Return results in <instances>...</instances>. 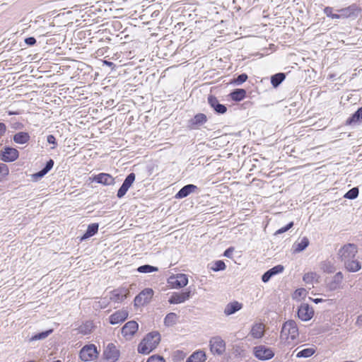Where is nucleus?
Instances as JSON below:
<instances>
[{
    "label": "nucleus",
    "instance_id": "obj_53",
    "mask_svg": "<svg viewBox=\"0 0 362 362\" xmlns=\"http://www.w3.org/2000/svg\"><path fill=\"white\" fill-rule=\"evenodd\" d=\"M25 42L30 46L34 45L36 43V40L33 37H29L25 39Z\"/></svg>",
    "mask_w": 362,
    "mask_h": 362
},
{
    "label": "nucleus",
    "instance_id": "obj_40",
    "mask_svg": "<svg viewBox=\"0 0 362 362\" xmlns=\"http://www.w3.org/2000/svg\"><path fill=\"white\" fill-rule=\"evenodd\" d=\"M9 174V168L7 165L0 163V182L4 181Z\"/></svg>",
    "mask_w": 362,
    "mask_h": 362
},
{
    "label": "nucleus",
    "instance_id": "obj_11",
    "mask_svg": "<svg viewBox=\"0 0 362 362\" xmlns=\"http://www.w3.org/2000/svg\"><path fill=\"white\" fill-rule=\"evenodd\" d=\"M191 291L187 289L185 291L174 292L168 299L170 304H180L188 300L191 297Z\"/></svg>",
    "mask_w": 362,
    "mask_h": 362
},
{
    "label": "nucleus",
    "instance_id": "obj_24",
    "mask_svg": "<svg viewBox=\"0 0 362 362\" xmlns=\"http://www.w3.org/2000/svg\"><path fill=\"white\" fill-rule=\"evenodd\" d=\"M54 165V160L52 159H49L45 166L39 172L33 174L32 175L33 180L34 181H37L42 177H44L52 168Z\"/></svg>",
    "mask_w": 362,
    "mask_h": 362
},
{
    "label": "nucleus",
    "instance_id": "obj_14",
    "mask_svg": "<svg viewBox=\"0 0 362 362\" xmlns=\"http://www.w3.org/2000/svg\"><path fill=\"white\" fill-rule=\"evenodd\" d=\"M314 315V310L311 306L307 303L301 304L298 309V317L302 321H308Z\"/></svg>",
    "mask_w": 362,
    "mask_h": 362
},
{
    "label": "nucleus",
    "instance_id": "obj_7",
    "mask_svg": "<svg viewBox=\"0 0 362 362\" xmlns=\"http://www.w3.org/2000/svg\"><path fill=\"white\" fill-rule=\"evenodd\" d=\"M254 355L259 360L266 361L272 358L274 353L271 348L264 345H259L254 347Z\"/></svg>",
    "mask_w": 362,
    "mask_h": 362
},
{
    "label": "nucleus",
    "instance_id": "obj_19",
    "mask_svg": "<svg viewBox=\"0 0 362 362\" xmlns=\"http://www.w3.org/2000/svg\"><path fill=\"white\" fill-rule=\"evenodd\" d=\"M284 269V266L281 264H278L276 266H274V267L271 268L268 271H267L262 276V281L264 283L268 282L270 279L274 276V275L281 274L283 272Z\"/></svg>",
    "mask_w": 362,
    "mask_h": 362
},
{
    "label": "nucleus",
    "instance_id": "obj_25",
    "mask_svg": "<svg viewBox=\"0 0 362 362\" xmlns=\"http://www.w3.org/2000/svg\"><path fill=\"white\" fill-rule=\"evenodd\" d=\"M93 327L94 326L92 321H86L74 329L76 330L78 334L87 335L92 332Z\"/></svg>",
    "mask_w": 362,
    "mask_h": 362
},
{
    "label": "nucleus",
    "instance_id": "obj_48",
    "mask_svg": "<svg viewBox=\"0 0 362 362\" xmlns=\"http://www.w3.org/2000/svg\"><path fill=\"white\" fill-rule=\"evenodd\" d=\"M109 304V300L106 298H101L98 301L95 302V307L99 308H105Z\"/></svg>",
    "mask_w": 362,
    "mask_h": 362
},
{
    "label": "nucleus",
    "instance_id": "obj_45",
    "mask_svg": "<svg viewBox=\"0 0 362 362\" xmlns=\"http://www.w3.org/2000/svg\"><path fill=\"white\" fill-rule=\"evenodd\" d=\"M324 13L327 15V17H329L332 19H339L338 13H333L332 7L326 6L324 8Z\"/></svg>",
    "mask_w": 362,
    "mask_h": 362
},
{
    "label": "nucleus",
    "instance_id": "obj_52",
    "mask_svg": "<svg viewBox=\"0 0 362 362\" xmlns=\"http://www.w3.org/2000/svg\"><path fill=\"white\" fill-rule=\"evenodd\" d=\"M47 141L49 144L54 145V146L52 147V149H54L56 148V146L57 145V144L56 139L54 135H52V134L48 135L47 137Z\"/></svg>",
    "mask_w": 362,
    "mask_h": 362
},
{
    "label": "nucleus",
    "instance_id": "obj_4",
    "mask_svg": "<svg viewBox=\"0 0 362 362\" xmlns=\"http://www.w3.org/2000/svg\"><path fill=\"white\" fill-rule=\"evenodd\" d=\"M358 252V248L354 244L349 243L344 245L339 250L338 255L342 262L354 259Z\"/></svg>",
    "mask_w": 362,
    "mask_h": 362
},
{
    "label": "nucleus",
    "instance_id": "obj_55",
    "mask_svg": "<svg viewBox=\"0 0 362 362\" xmlns=\"http://www.w3.org/2000/svg\"><path fill=\"white\" fill-rule=\"evenodd\" d=\"M6 131V126L4 123H0V138L5 134Z\"/></svg>",
    "mask_w": 362,
    "mask_h": 362
},
{
    "label": "nucleus",
    "instance_id": "obj_50",
    "mask_svg": "<svg viewBox=\"0 0 362 362\" xmlns=\"http://www.w3.org/2000/svg\"><path fill=\"white\" fill-rule=\"evenodd\" d=\"M293 226V222L288 223L286 226H285L279 228V230H277L275 232V235H279V234H281V233H284L286 232L291 228H292Z\"/></svg>",
    "mask_w": 362,
    "mask_h": 362
},
{
    "label": "nucleus",
    "instance_id": "obj_35",
    "mask_svg": "<svg viewBox=\"0 0 362 362\" xmlns=\"http://www.w3.org/2000/svg\"><path fill=\"white\" fill-rule=\"evenodd\" d=\"M286 76L284 73H278L271 77V83L273 87H278L285 79Z\"/></svg>",
    "mask_w": 362,
    "mask_h": 362
},
{
    "label": "nucleus",
    "instance_id": "obj_58",
    "mask_svg": "<svg viewBox=\"0 0 362 362\" xmlns=\"http://www.w3.org/2000/svg\"><path fill=\"white\" fill-rule=\"evenodd\" d=\"M104 63L108 66L112 65V62L105 61Z\"/></svg>",
    "mask_w": 362,
    "mask_h": 362
},
{
    "label": "nucleus",
    "instance_id": "obj_23",
    "mask_svg": "<svg viewBox=\"0 0 362 362\" xmlns=\"http://www.w3.org/2000/svg\"><path fill=\"white\" fill-rule=\"evenodd\" d=\"M309 240L306 237L302 238L299 241L294 243L292 247L293 253H299L305 250L309 245Z\"/></svg>",
    "mask_w": 362,
    "mask_h": 362
},
{
    "label": "nucleus",
    "instance_id": "obj_29",
    "mask_svg": "<svg viewBox=\"0 0 362 362\" xmlns=\"http://www.w3.org/2000/svg\"><path fill=\"white\" fill-rule=\"evenodd\" d=\"M264 327L262 323L254 325L250 330V334L253 338L260 339L264 334Z\"/></svg>",
    "mask_w": 362,
    "mask_h": 362
},
{
    "label": "nucleus",
    "instance_id": "obj_42",
    "mask_svg": "<svg viewBox=\"0 0 362 362\" xmlns=\"http://www.w3.org/2000/svg\"><path fill=\"white\" fill-rule=\"evenodd\" d=\"M358 193V187H353L344 194V197L349 199H354L357 198Z\"/></svg>",
    "mask_w": 362,
    "mask_h": 362
},
{
    "label": "nucleus",
    "instance_id": "obj_49",
    "mask_svg": "<svg viewBox=\"0 0 362 362\" xmlns=\"http://www.w3.org/2000/svg\"><path fill=\"white\" fill-rule=\"evenodd\" d=\"M129 189V187L122 184L119 190L117 191V197L119 199L122 198L126 194Z\"/></svg>",
    "mask_w": 362,
    "mask_h": 362
},
{
    "label": "nucleus",
    "instance_id": "obj_38",
    "mask_svg": "<svg viewBox=\"0 0 362 362\" xmlns=\"http://www.w3.org/2000/svg\"><path fill=\"white\" fill-rule=\"evenodd\" d=\"M315 354V349L313 348H306L296 354L297 358H308Z\"/></svg>",
    "mask_w": 362,
    "mask_h": 362
},
{
    "label": "nucleus",
    "instance_id": "obj_3",
    "mask_svg": "<svg viewBox=\"0 0 362 362\" xmlns=\"http://www.w3.org/2000/svg\"><path fill=\"white\" fill-rule=\"evenodd\" d=\"M210 351L214 355L221 356L226 351V342L219 336L213 337L209 340Z\"/></svg>",
    "mask_w": 362,
    "mask_h": 362
},
{
    "label": "nucleus",
    "instance_id": "obj_15",
    "mask_svg": "<svg viewBox=\"0 0 362 362\" xmlns=\"http://www.w3.org/2000/svg\"><path fill=\"white\" fill-rule=\"evenodd\" d=\"M128 290L125 288H118L112 291L109 297V300L115 303H122L128 294Z\"/></svg>",
    "mask_w": 362,
    "mask_h": 362
},
{
    "label": "nucleus",
    "instance_id": "obj_57",
    "mask_svg": "<svg viewBox=\"0 0 362 362\" xmlns=\"http://www.w3.org/2000/svg\"><path fill=\"white\" fill-rule=\"evenodd\" d=\"M313 301L315 303H322L324 301V300L322 298H315V299H313Z\"/></svg>",
    "mask_w": 362,
    "mask_h": 362
},
{
    "label": "nucleus",
    "instance_id": "obj_37",
    "mask_svg": "<svg viewBox=\"0 0 362 362\" xmlns=\"http://www.w3.org/2000/svg\"><path fill=\"white\" fill-rule=\"evenodd\" d=\"M321 269L325 273L331 274L336 271V267L332 262L325 261L321 264Z\"/></svg>",
    "mask_w": 362,
    "mask_h": 362
},
{
    "label": "nucleus",
    "instance_id": "obj_47",
    "mask_svg": "<svg viewBox=\"0 0 362 362\" xmlns=\"http://www.w3.org/2000/svg\"><path fill=\"white\" fill-rule=\"evenodd\" d=\"M248 76L246 74H240L236 78L234 79V83L239 86L245 82Z\"/></svg>",
    "mask_w": 362,
    "mask_h": 362
},
{
    "label": "nucleus",
    "instance_id": "obj_8",
    "mask_svg": "<svg viewBox=\"0 0 362 362\" xmlns=\"http://www.w3.org/2000/svg\"><path fill=\"white\" fill-rule=\"evenodd\" d=\"M152 288H145L141 291L134 298V305L136 307L143 306L150 302L153 296Z\"/></svg>",
    "mask_w": 362,
    "mask_h": 362
},
{
    "label": "nucleus",
    "instance_id": "obj_13",
    "mask_svg": "<svg viewBox=\"0 0 362 362\" xmlns=\"http://www.w3.org/2000/svg\"><path fill=\"white\" fill-rule=\"evenodd\" d=\"M19 156V152L17 149L11 147H5L0 152V158L4 162L15 161Z\"/></svg>",
    "mask_w": 362,
    "mask_h": 362
},
{
    "label": "nucleus",
    "instance_id": "obj_21",
    "mask_svg": "<svg viewBox=\"0 0 362 362\" xmlns=\"http://www.w3.org/2000/svg\"><path fill=\"white\" fill-rule=\"evenodd\" d=\"M357 7L356 5H351L346 8L338 10L339 18H346L352 16H356L357 12Z\"/></svg>",
    "mask_w": 362,
    "mask_h": 362
},
{
    "label": "nucleus",
    "instance_id": "obj_2",
    "mask_svg": "<svg viewBox=\"0 0 362 362\" xmlns=\"http://www.w3.org/2000/svg\"><path fill=\"white\" fill-rule=\"evenodd\" d=\"M160 341V335L158 332L154 331L146 334L138 346V352L142 354H148L154 350Z\"/></svg>",
    "mask_w": 362,
    "mask_h": 362
},
{
    "label": "nucleus",
    "instance_id": "obj_12",
    "mask_svg": "<svg viewBox=\"0 0 362 362\" xmlns=\"http://www.w3.org/2000/svg\"><path fill=\"white\" fill-rule=\"evenodd\" d=\"M103 356L106 362H116L119 357V351L115 344L110 343L104 350Z\"/></svg>",
    "mask_w": 362,
    "mask_h": 362
},
{
    "label": "nucleus",
    "instance_id": "obj_51",
    "mask_svg": "<svg viewBox=\"0 0 362 362\" xmlns=\"http://www.w3.org/2000/svg\"><path fill=\"white\" fill-rule=\"evenodd\" d=\"M146 362H165L163 357L158 355H153L148 358Z\"/></svg>",
    "mask_w": 362,
    "mask_h": 362
},
{
    "label": "nucleus",
    "instance_id": "obj_32",
    "mask_svg": "<svg viewBox=\"0 0 362 362\" xmlns=\"http://www.w3.org/2000/svg\"><path fill=\"white\" fill-rule=\"evenodd\" d=\"M320 276L314 272H310L305 274L303 276V281L306 284H313L315 282H318Z\"/></svg>",
    "mask_w": 362,
    "mask_h": 362
},
{
    "label": "nucleus",
    "instance_id": "obj_39",
    "mask_svg": "<svg viewBox=\"0 0 362 362\" xmlns=\"http://www.w3.org/2000/svg\"><path fill=\"white\" fill-rule=\"evenodd\" d=\"M158 270V267H153L148 264L142 265L138 267L137 271L140 273H151L153 272H157Z\"/></svg>",
    "mask_w": 362,
    "mask_h": 362
},
{
    "label": "nucleus",
    "instance_id": "obj_54",
    "mask_svg": "<svg viewBox=\"0 0 362 362\" xmlns=\"http://www.w3.org/2000/svg\"><path fill=\"white\" fill-rule=\"evenodd\" d=\"M234 251V248L230 247L228 248L225 252L223 255L226 257L231 258L233 255V252Z\"/></svg>",
    "mask_w": 362,
    "mask_h": 362
},
{
    "label": "nucleus",
    "instance_id": "obj_10",
    "mask_svg": "<svg viewBox=\"0 0 362 362\" xmlns=\"http://www.w3.org/2000/svg\"><path fill=\"white\" fill-rule=\"evenodd\" d=\"M139 329L138 323L134 321H129L122 328V334L127 340H130Z\"/></svg>",
    "mask_w": 362,
    "mask_h": 362
},
{
    "label": "nucleus",
    "instance_id": "obj_27",
    "mask_svg": "<svg viewBox=\"0 0 362 362\" xmlns=\"http://www.w3.org/2000/svg\"><path fill=\"white\" fill-rule=\"evenodd\" d=\"M243 308V305L238 302L233 301L226 305L224 309V314L227 316L234 314Z\"/></svg>",
    "mask_w": 362,
    "mask_h": 362
},
{
    "label": "nucleus",
    "instance_id": "obj_1",
    "mask_svg": "<svg viewBox=\"0 0 362 362\" xmlns=\"http://www.w3.org/2000/svg\"><path fill=\"white\" fill-rule=\"evenodd\" d=\"M299 335L298 327L296 322L290 320L283 324L281 333V341L286 344H292Z\"/></svg>",
    "mask_w": 362,
    "mask_h": 362
},
{
    "label": "nucleus",
    "instance_id": "obj_30",
    "mask_svg": "<svg viewBox=\"0 0 362 362\" xmlns=\"http://www.w3.org/2000/svg\"><path fill=\"white\" fill-rule=\"evenodd\" d=\"M13 141L18 144H25L30 141V136L28 132H18L13 136Z\"/></svg>",
    "mask_w": 362,
    "mask_h": 362
},
{
    "label": "nucleus",
    "instance_id": "obj_17",
    "mask_svg": "<svg viewBox=\"0 0 362 362\" xmlns=\"http://www.w3.org/2000/svg\"><path fill=\"white\" fill-rule=\"evenodd\" d=\"M93 181L103 185H112L115 184L114 177L111 175L104 173L95 175Z\"/></svg>",
    "mask_w": 362,
    "mask_h": 362
},
{
    "label": "nucleus",
    "instance_id": "obj_46",
    "mask_svg": "<svg viewBox=\"0 0 362 362\" xmlns=\"http://www.w3.org/2000/svg\"><path fill=\"white\" fill-rule=\"evenodd\" d=\"M214 272L222 271L226 269L225 263L221 260H218L214 262V266L211 268Z\"/></svg>",
    "mask_w": 362,
    "mask_h": 362
},
{
    "label": "nucleus",
    "instance_id": "obj_20",
    "mask_svg": "<svg viewBox=\"0 0 362 362\" xmlns=\"http://www.w3.org/2000/svg\"><path fill=\"white\" fill-rule=\"evenodd\" d=\"M206 121V116L203 113H199L189 120V126L191 129H197Z\"/></svg>",
    "mask_w": 362,
    "mask_h": 362
},
{
    "label": "nucleus",
    "instance_id": "obj_22",
    "mask_svg": "<svg viewBox=\"0 0 362 362\" xmlns=\"http://www.w3.org/2000/svg\"><path fill=\"white\" fill-rule=\"evenodd\" d=\"M197 187L194 185L189 184L182 187L178 192L175 194L176 199H182L187 197L191 193L194 192Z\"/></svg>",
    "mask_w": 362,
    "mask_h": 362
},
{
    "label": "nucleus",
    "instance_id": "obj_59",
    "mask_svg": "<svg viewBox=\"0 0 362 362\" xmlns=\"http://www.w3.org/2000/svg\"><path fill=\"white\" fill-rule=\"evenodd\" d=\"M8 113L9 115H16L17 114V112H11V111H9Z\"/></svg>",
    "mask_w": 362,
    "mask_h": 362
},
{
    "label": "nucleus",
    "instance_id": "obj_43",
    "mask_svg": "<svg viewBox=\"0 0 362 362\" xmlns=\"http://www.w3.org/2000/svg\"><path fill=\"white\" fill-rule=\"evenodd\" d=\"M52 332V330H48V331H45V332H40V333H38V334H36L35 335H33L31 338H30V341H36V340H40V339H45L47 337H48V335Z\"/></svg>",
    "mask_w": 362,
    "mask_h": 362
},
{
    "label": "nucleus",
    "instance_id": "obj_41",
    "mask_svg": "<svg viewBox=\"0 0 362 362\" xmlns=\"http://www.w3.org/2000/svg\"><path fill=\"white\" fill-rule=\"evenodd\" d=\"M307 295V291L306 289L303 288H298L296 289L293 294V298L297 300H300L301 298L305 297Z\"/></svg>",
    "mask_w": 362,
    "mask_h": 362
},
{
    "label": "nucleus",
    "instance_id": "obj_28",
    "mask_svg": "<svg viewBox=\"0 0 362 362\" xmlns=\"http://www.w3.org/2000/svg\"><path fill=\"white\" fill-rule=\"evenodd\" d=\"M206 360V353L203 350L194 351L187 359L186 362H204Z\"/></svg>",
    "mask_w": 362,
    "mask_h": 362
},
{
    "label": "nucleus",
    "instance_id": "obj_31",
    "mask_svg": "<svg viewBox=\"0 0 362 362\" xmlns=\"http://www.w3.org/2000/svg\"><path fill=\"white\" fill-rule=\"evenodd\" d=\"M362 119V107H359L350 117L346 121V125L356 124Z\"/></svg>",
    "mask_w": 362,
    "mask_h": 362
},
{
    "label": "nucleus",
    "instance_id": "obj_16",
    "mask_svg": "<svg viewBox=\"0 0 362 362\" xmlns=\"http://www.w3.org/2000/svg\"><path fill=\"white\" fill-rule=\"evenodd\" d=\"M208 103L211 108L218 114H224L227 111V108L224 105L219 103L218 100L214 95H209Z\"/></svg>",
    "mask_w": 362,
    "mask_h": 362
},
{
    "label": "nucleus",
    "instance_id": "obj_44",
    "mask_svg": "<svg viewBox=\"0 0 362 362\" xmlns=\"http://www.w3.org/2000/svg\"><path fill=\"white\" fill-rule=\"evenodd\" d=\"M135 180V174L134 173H131L129 174L125 178L123 185H126L127 187L130 188Z\"/></svg>",
    "mask_w": 362,
    "mask_h": 362
},
{
    "label": "nucleus",
    "instance_id": "obj_18",
    "mask_svg": "<svg viewBox=\"0 0 362 362\" xmlns=\"http://www.w3.org/2000/svg\"><path fill=\"white\" fill-rule=\"evenodd\" d=\"M129 315V313L127 310H119L115 312L110 316V323L111 325H116L124 322Z\"/></svg>",
    "mask_w": 362,
    "mask_h": 362
},
{
    "label": "nucleus",
    "instance_id": "obj_36",
    "mask_svg": "<svg viewBox=\"0 0 362 362\" xmlns=\"http://www.w3.org/2000/svg\"><path fill=\"white\" fill-rule=\"evenodd\" d=\"M178 319V316L175 313H168L165 319H164V324L165 325L170 327L175 325Z\"/></svg>",
    "mask_w": 362,
    "mask_h": 362
},
{
    "label": "nucleus",
    "instance_id": "obj_33",
    "mask_svg": "<svg viewBox=\"0 0 362 362\" xmlns=\"http://www.w3.org/2000/svg\"><path fill=\"white\" fill-rule=\"evenodd\" d=\"M98 223H92L88 226V228L83 235L81 237V240H84L92 236H93L95 233H97L98 230Z\"/></svg>",
    "mask_w": 362,
    "mask_h": 362
},
{
    "label": "nucleus",
    "instance_id": "obj_26",
    "mask_svg": "<svg viewBox=\"0 0 362 362\" xmlns=\"http://www.w3.org/2000/svg\"><path fill=\"white\" fill-rule=\"evenodd\" d=\"M344 267L349 272H356L361 269L360 262L356 259H351L344 262Z\"/></svg>",
    "mask_w": 362,
    "mask_h": 362
},
{
    "label": "nucleus",
    "instance_id": "obj_56",
    "mask_svg": "<svg viewBox=\"0 0 362 362\" xmlns=\"http://www.w3.org/2000/svg\"><path fill=\"white\" fill-rule=\"evenodd\" d=\"M356 324L358 326H362V315H359V316L357 317V320H356Z\"/></svg>",
    "mask_w": 362,
    "mask_h": 362
},
{
    "label": "nucleus",
    "instance_id": "obj_34",
    "mask_svg": "<svg viewBox=\"0 0 362 362\" xmlns=\"http://www.w3.org/2000/svg\"><path fill=\"white\" fill-rule=\"evenodd\" d=\"M230 96L234 101H241L246 97V90L242 88L236 89L230 93Z\"/></svg>",
    "mask_w": 362,
    "mask_h": 362
},
{
    "label": "nucleus",
    "instance_id": "obj_6",
    "mask_svg": "<svg viewBox=\"0 0 362 362\" xmlns=\"http://www.w3.org/2000/svg\"><path fill=\"white\" fill-rule=\"evenodd\" d=\"M98 351L94 344L84 346L80 351V358L83 361H91L97 357Z\"/></svg>",
    "mask_w": 362,
    "mask_h": 362
},
{
    "label": "nucleus",
    "instance_id": "obj_5",
    "mask_svg": "<svg viewBox=\"0 0 362 362\" xmlns=\"http://www.w3.org/2000/svg\"><path fill=\"white\" fill-rule=\"evenodd\" d=\"M344 275L341 272H337L332 277L327 279L325 287L329 291H335L342 288Z\"/></svg>",
    "mask_w": 362,
    "mask_h": 362
},
{
    "label": "nucleus",
    "instance_id": "obj_9",
    "mask_svg": "<svg viewBox=\"0 0 362 362\" xmlns=\"http://www.w3.org/2000/svg\"><path fill=\"white\" fill-rule=\"evenodd\" d=\"M173 288L179 289L186 286L188 284V277L185 274H177L171 276L168 281Z\"/></svg>",
    "mask_w": 362,
    "mask_h": 362
}]
</instances>
